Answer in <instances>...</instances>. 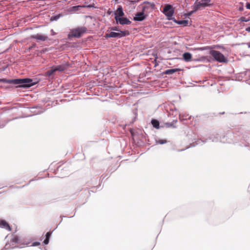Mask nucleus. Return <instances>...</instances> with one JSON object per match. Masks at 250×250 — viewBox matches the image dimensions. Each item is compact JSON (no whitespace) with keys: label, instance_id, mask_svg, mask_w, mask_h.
I'll return each mask as SVG.
<instances>
[{"label":"nucleus","instance_id":"1","mask_svg":"<svg viewBox=\"0 0 250 250\" xmlns=\"http://www.w3.org/2000/svg\"><path fill=\"white\" fill-rule=\"evenodd\" d=\"M0 82L7 83H13L18 85L19 87H29L35 84V83L33 82V80L30 79H16L11 80L0 79Z\"/></svg>","mask_w":250,"mask_h":250},{"label":"nucleus","instance_id":"2","mask_svg":"<svg viewBox=\"0 0 250 250\" xmlns=\"http://www.w3.org/2000/svg\"><path fill=\"white\" fill-rule=\"evenodd\" d=\"M209 54L213 57L215 61L219 62H228L227 59L218 51L211 50L209 51Z\"/></svg>","mask_w":250,"mask_h":250},{"label":"nucleus","instance_id":"3","mask_svg":"<svg viewBox=\"0 0 250 250\" xmlns=\"http://www.w3.org/2000/svg\"><path fill=\"white\" fill-rule=\"evenodd\" d=\"M86 28L84 27H78L70 30V33L68 35V38H79L81 35L86 31Z\"/></svg>","mask_w":250,"mask_h":250},{"label":"nucleus","instance_id":"4","mask_svg":"<svg viewBox=\"0 0 250 250\" xmlns=\"http://www.w3.org/2000/svg\"><path fill=\"white\" fill-rule=\"evenodd\" d=\"M164 14L167 17L169 20L172 19L174 14V10L171 5H166L163 9Z\"/></svg>","mask_w":250,"mask_h":250},{"label":"nucleus","instance_id":"5","mask_svg":"<svg viewBox=\"0 0 250 250\" xmlns=\"http://www.w3.org/2000/svg\"><path fill=\"white\" fill-rule=\"evenodd\" d=\"M129 34L128 32L127 31H121L120 32H111L109 34H107L105 35V38H121L122 37H125Z\"/></svg>","mask_w":250,"mask_h":250},{"label":"nucleus","instance_id":"6","mask_svg":"<svg viewBox=\"0 0 250 250\" xmlns=\"http://www.w3.org/2000/svg\"><path fill=\"white\" fill-rule=\"evenodd\" d=\"M115 19L117 23H119L122 25H129L131 23L127 18L124 17H115Z\"/></svg>","mask_w":250,"mask_h":250},{"label":"nucleus","instance_id":"7","mask_svg":"<svg viewBox=\"0 0 250 250\" xmlns=\"http://www.w3.org/2000/svg\"><path fill=\"white\" fill-rule=\"evenodd\" d=\"M31 38L36 39L37 41H45L47 40L48 37L44 35L37 34L36 35L31 36Z\"/></svg>","mask_w":250,"mask_h":250},{"label":"nucleus","instance_id":"8","mask_svg":"<svg viewBox=\"0 0 250 250\" xmlns=\"http://www.w3.org/2000/svg\"><path fill=\"white\" fill-rule=\"evenodd\" d=\"M146 18V15L144 14V11L137 13L135 16L134 17L133 20L135 21H142L144 20Z\"/></svg>","mask_w":250,"mask_h":250},{"label":"nucleus","instance_id":"9","mask_svg":"<svg viewBox=\"0 0 250 250\" xmlns=\"http://www.w3.org/2000/svg\"><path fill=\"white\" fill-rule=\"evenodd\" d=\"M115 16L118 17H122L124 16V12L121 6H119L117 9L114 13Z\"/></svg>","mask_w":250,"mask_h":250},{"label":"nucleus","instance_id":"10","mask_svg":"<svg viewBox=\"0 0 250 250\" xmlns=\"http://www.w3.org/2000/svg\"><path fill=\"white\" fill-rule=\"evenodd\" d=\"M0 227L4 228L9 231L11 230V228L9 224L4 220L0 221Z\"/></svg>","mask_w":250,"mask_h":250},{"label":"nucleus","instance_id":"11","mask_svg":"<svg viewBox=\"0 0 250 250\" xmlns=\"http://www.w3.org/2000/svg\"><path fill=\"white\" fill-rule=\"evenodd\" d=\"M183 57L185 61L188 62L191 60L192 55L189 52H186L183 54Z\"/></svg>","mask_w":250,"mask_h":250},{"label":"nucleus","instance_id":"12","mask_svg":"<svg viewBox=\"0 0 250 250\" xmlns=\"http://www.w3.org/2000/svg\"><path fill=\"white\" fill-rule=\"evenodd\" d=\"M201 6L203 7V5H202V4L201 3V2H195L194 5L193 6V12H195L196 11H197L198 9H199L200 8V7Z\"/></svg>","mask_w":250,"mask_h":250},{"label":"nucleus","instance_id":"13","mask_svg":"<svg viewBox=\"0 0 250 250\" xmlns=\"http://www.w3.org/2000/svg\"><path fill=\"white\" fill-rule=\"evenodd\" d=\"M67 66L65 65H59L55 67L56 71L62 72L66 69Z\"/></svg>","mask_w":250,"mask_h":250},{"label":"nucleus","instance_id":"14","mask_svg":"<svg viewBox=\"0 0 250 250\" xmlns=\"http://www.w3.org/2000/svg\"><path fill=\"white\" fill-rule=\"evenodd\" d=\"M180 70V69L178 68L167 69L165 71V73L167 75H170Z\"/></svg>","mask_w":250,"mask_h":250},{"label":"nucleus","instance_id":"15","mask_svg":"<svg viewBox=\"0 0 250 250\" xmlns=\"http://www.w3.org/2000/svg\"><path fill=\"white\" fill-rule=\"evenodd\" d=\"M151 124L154 127L157 129L159 128V122L158 121L153 119L151 121Z\"/></svg>","mask_w":250,"mask_h":250},{"label":"nucleus","instance_id":"16","mask_svg":"<svg viewBox=\"0 0 250 250\" xmlns=\"http://www.w3.org/2000/svg\"><path fill=\"white\" fill-rule=\"evenodd\" d=\"M56 71V70H55V68L54 67V68L50 69V70H48V71H47L46 72V76H48V77H50L51 75H52Z\"/></svg>","mask_w":250,"mask_h":250},{"label":"nucleus","instance_id":"17","mask_svg":"<svg viewBox=\"0 0 250 250\" xmlns=\"http://www.w3.org/2000/svg\"><path fill=\"white\" fill-rule=\"evenodd\" d=\"M211 0H202L201 3L203 5V7H205L206 6L210 5L209 2Z\"/></svg>","mask_w":250,"mask_h":250},{"label":"nucleus","instance_id":"18","mask_svg":"<svg viewBox=\"0 0 250 250\" xmlns=\"http://www.w3.org/2000/svg\"><path fill=\"white\" fill-rule=\"evenodd\" d=\"M179 24H183L184 26H186L188 24V21L181 20L177 22Z\"/></svg>","mask_w":250,"mask_h":250},{"label":"nucleus","instance_id":"19","mask_svg":"<svg viewBox=\"0 0 250 250\" xmlns=\"http://www.w3.org/2000/svg\"><path fill=\"white\" fill-rule=\"evenodd\" d=\"M61 17L60 15H58L55 16H53L51 18V21H57Z\"/></svg>","mask_w":250,"mask_h":250},{"label":"nucleus","instance_id":"20","mask_svg":"<svg viewBox=\"0 0 250 250\" xmlns=\"http://www.w3.org/2000/svg\"><path fill=\"white\" fill-rule=\"evenodd\" d=\"M208 49H210V47L206 46V47H200V48H197L196 50H200V51H203V50H207Z\"/></svg>","mask_w":250,"mask_h":250},{"label":"nucleus","instance_id":"21","mask_svg":"<svg viewBox=\"0 0 250 250\" xmlns=\"http://www.w3.org/2000/svg\"><path fill=\"white\" fill-rule=\"evenodd\" d=\"M240 20L243 22H247L250 21V19L245 17H242L241 18H240Z\"/></svg>","mask_w":250,"mask_h":250},{"label":"nucleus","instance_id":"22","mask_svg":"<svg viewBox=\"0 0 250 250\" xmlns=\"http://www.w3.org/2000/svg\"><path fill=\"white\" fill-rule=\"evenodd\" d=\"M166 143H167V141L164 140H159L157 141V143L160 144H164Z\"/></svg>","mask_w":250,"mask_h":250},{"label":"nucleus","instance_id":"23","mask_svg":"<svg viewBox=\"0 0 250 250\" xmlns=\"http://www.w3.org/2000/svg\"><path fill=\"white\" fill-rule=\"evenodd\" d=\"M49 239L48 238H46V239L43 241V243L45 245L48 244L49 243Z\"/></svg>","mask_w":250,"mask_h":250},{"label":"nucleus","instance_id":"24","mask_svg":"<svg viewBox=\"0 0 250 250\" xmlns=\"http://www.w3.org/2000/svg\"><path fill=\"white\" fill-rule=\"evenodd\" d=\"M80 7H81V6L80 5H78V6H73V9L74 10H78L79 8Z\"/></svg>","mask_w":250,"mask_h":250},{"label":"nucleus","instance_id":"25","mask_svg":"<svg viewBox=\"0 0 250 250\" xmlns=\"http://www.w3.org/2000/svg\"><path fill=\"white\" fill-rule=\"evenodd\" d=\"M51 234L50 232H48L46 234V238H48L49 239Z\"/></svg>","mask_w":250,"mask_h":250},{"label":"nucleus","instance_id":"26","mask_svg":"<svg viewBox=\"0 0 250 250\" xmlns=\"http://www.w3.org/2000/svg\"><path fill=\"white\" fill-rule=\"evenodd\" d=\"M221 47L219 45H216V46H214V47H210V49L211 48H221Z\"/></svg>","mask_w":250,"mask_h":250},{"label":"nucleus","instance_id":"27","mask_svg":"<svg viewBox=\"0 0 250 250\" xmlns=\"http://www.w3.org/2000/svg\"><path fill=\"white\" fill-rule=\"evenodd\" d=\"M246 7L248 9H250V3H247L246 4Z\"/></svg>","mask_w":250,"mask_h":250},{"label":"nucleus","instance_id":"28","mask_svg":"<svg viewBox=\"0 0 250 250\" xmlns=\"http://www.w3.org/2000/svg\"><path fill=\"white\" fill-rule=\"evenodd\" d=\"M40 245V243L39 242H34L33 243V246H37V245Z\"/></svg>","mask_w":250,"mask_h":250},{"label":"nucleus","instance_id":"29","mask_svg":"<svg viewBox=\"0 0 250 250\" xmlns=\"http://www.w3.org/2000/svg\"><path fill=\"white\" fill-rule=\"evenodd\" d=\"M51 33L52 35H53V36L55 35L56 34V33L53 29L51 30Z\"/></svg>","mask_w":250,"mask_h":250},{"label":"nucleus","instance_id":"30","mask_svg":"<svg viewBox=\"0 0 250 250\" xmlns=\"http://www.w3.org/2000/svg\"><path fill=\"white\" fill-rule=\"evenodd\" d=\"M194 12H193V10H192V11H191L190 12H189L188 13V16H191L193 13H194Z\"/></svg>","mask_w":250,"mask_h":250},{"label":"nucleus","instance_id":"31","mask_svg":"<svg viewBox=\"0 0 250 250\" xmlns=\"http://www.w3.org/2000/svg\"><path fill=\"white\" fill-rule=\"evenodd\" d=\"M246 31L250 32V26H249L246 28Z\"/></svg>","mask_w":250,"mask_h":250},{"label":"nucleus","instance_id":"32","mask_svg":"<svg viewBox=\"0 0 250 250\" xmlns=\"http://www.w3.org/2000/svg\"><path fill=\"white\" fill-rule=\"evenodd\" d=\"M112 30L118 31V30L116 29V28H112Z\"/></svg>","mask_w":250,"mask_h":250}]
</instances>
